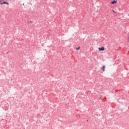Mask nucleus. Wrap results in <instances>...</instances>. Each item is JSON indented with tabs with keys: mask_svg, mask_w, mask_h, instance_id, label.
Instances as JSON below:
<instances>
[{
	"mask_svg": "<svg viewBox=\"0 0 129 129\" xmlns=\"http://www.w3.org/2000/svg\"><path fill=\"white\" fill-rule=\"evenodd\" d=\"M99 51H104V47H102L101 48H99Z\"/></svg>",
	"mask_w": 129,
	"mask_h": 129,
	"instance_id": "f257e3e1",
	"label": "nucleus"
},
{
	"mask_svg": "<svg viewBox=\"0 0 129 129\" xmlns=\"http://www.w3.org/2000/svg\"><path fill=\"white\" fill-rule=\"evenodd\" d=\"M101 69L102 70H103V71H105V66H103L101 68Z\"/></svg>",
	"mask_w": 129,
	"mask_h": 129,
	"instance_id": "f03ea898",
	"label": "nucleus"
},
{
	"mask_svg": "<svg viewBox=\"0 0 129 129\" xmlns=\"http://www.w3.org/2000/svg\"><path fill=\"white\" fill-rule=\"evenodd\" d=\"M111 4L112 5H114V4H116V1H113L112 2H111Z\"/></svg>",
	"mask_w": 129,
	"mask_h": 129,
	"instance_id": "7ed1b4c3",
	"label": "nucleus"
},
{
	"mask_svg": "<svg viewBox=\"0 0 129 129\" xmlns=\"http://www.w3.org/2000/svg\"><path fill=\"white\" fill-rule=\"evenodd\" d=\"M2 4H4V5H9V3L8 2H4Z\"/></svg>",
	"mask_w": 129,
	"mask_h": 129,
	"instance_id": "20e7f679",
	"label": "nucleus"
},
{
	"mask_svg": "<svg viewBox=\"0 0 129 129\" xmlns=\"http://www.w3.org/2000/svg\"><path fill=\"white\" fill-rule=\"evenodd\" d=\"M3 3H4V2H3V1H0V4H1V5H4V4H3Z\"/></svg>",
	"mask_w": 129,
	"mask_h": 129,
	"instance_id": "39448f33",
	"label": "nucleus"
},
{
	"mask_svg": "<svg viewBox=\"0 0 129 129\" xmlns=\"http://www.w3.org/2000/svg\"><path fill=\"white\" fill-rule=\"evenodd\" d=\"M80 49V47H79L78 48H77V50H79Z\"/></svg>",
	"mask_w": 129,
	"mask_h": 129,
	"instance_id": "423d86ee",
	"label": "nucleus"
},
{
	"mask_svg": "<svg viewBox=\"0 0 129 129\" xmlns=\"http://www.w3.org/2000/svg\"><path fill=\"white\" fill-rule=\"evenodd\" d=\"M113 13H115V11L113 10Z\"/></svg>",
	"mask_w": 129,
	"mask_h": 129,
	"instance_id": "0eeeda50",
	"label": "nucleus"
},
{
	"mask_svg": "<svg viewBox=\"0 0 129 129\" xmlns=\"http://www.w3.org/2000/svg\"><path fill=\"white\" fill-rule=\"evenodd\" d=\"M30 23H32V21H30Z\"/></svg>",
	"mask_w": 129,
	"mask_h": 129,
	"instance_id": "6e6552de",
	"label": "nucleus"
},
{
	"mask_svg": "<svg viewBox=\"0 0 129 129\" xmlns=\"http://www.w3.org/2000/svg\"><path fill=\"white\" fill-rule=\"evenodd\" d=\"M128 16H129V14H128Z\"/></svg>",
	"mask_w": 129,
	"mask_h": 129,
	"instance_id": "1a4fd4ad",
	"label": "nucleus"
}]
</instances>
